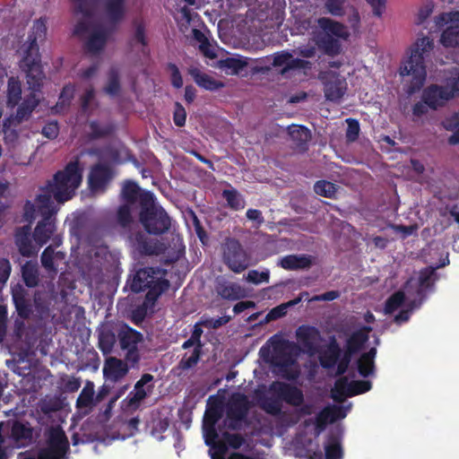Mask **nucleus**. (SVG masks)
Masks as SVG:
<instances>
[{
    "label": "nucleus",
    "instance_id": "f257e3e1",
    "mask_svg": "<svg viewBox=\"0 0 459 459\" xmlns=\"http://www.w3.org/2000/svg\"><path fill=\"white\" fill-rule=\"evenodd\" d=\"M46 23L45 18L36 20L27 40L20 48L19 67L25 74L26 82L30 92L16 106L15 114L7 118L10 126H18L22 122L28 121L40 103L37 92L41 91L46 75L41 63L39 42H42L46 39Z\"/></svg>",
    "mask_w": 459,
    "mask_h": 459
},
{
    "label": "nucleus",
    "instance_id": "f03ea898",
    "mask_svg": "<svg viewBox=\"0 0 459 459\" xmlns=\"http://www.w3.org/2000/svg\"><path fill=\"white\" fill-rule=\"evenodd\" d=\"M82 180V168L76 158L69 161L64 169L56 171L53 179L41 187L42 193L39 195H48L50 200L54 198L57 203L64 204L73 198Z\"/></svg>",
    "mask_w": 459,
    "mask_h": 459
},
{
    "label": "nucleus",
    "instance_id": "7ed1b4c3",
    "mask_svg": "<svg viewBox=\"0 0 459 459\" xmlns=\"http://www.w3.org/2000/svg\"><path fill=\"white\" fill-rule=\"evenodd\" d=\"M433 48V39L427 36L419 38L411 48L410 56L400 66L402 76H411L408 89L410 93L419 91L423 86L427 76L424 56L429 54Z\"/></svg>",
    "mask_w": 459,
    "mask_h": 459
},
{
    "label": "nucleus",
    "instance_id": "20e7f679",
    "mask_svg": "<svg viewBox=\"0 0 459 459\" xmlns=\"http://www.w3.org/2000/svg\"><path fill=\"white\" fill-rule=\"evenodd\" d=\"M321 31L316 32L314 39L317 48L330 56L341 53L342 44L340 39L347 40L350 32L345 25L327 17H320L316 20Z\"/></svg>",
    "mask_w": 459,
    "mask_h": 459
},
{
    "label": "nucleus",
    "instance_id": "39448f33",
    "mask_svg": "<svg viewBox=\"0 0 459 459\" xmlns=\"http://www.w3.org/2000/svg\"><path fill=\"white\" fill-rule=\"evenodd\" d=\"M127 283L134 293L148 290L145 300L151 303H154L169 287V281L162 278L160 269L153 267L138 269Z\"/></svg>",
    "mask_w": 459,
    "mask_h": 459
},
{
    "label": "nucleus",
    "instance_id": "423d86ee",
    "mask_svg": "<svg viewBox=\"0 0 459 459\" xmlns=\"http://www.w3.org/2000/svg\"><path fill=\"white\" fill-rule=\"evenodd\" d=\"M139 221L150 235L160 236L168 232L171 220L167 212L154 202V195L146 192L141 198Z\"/></svg>",
    "mask_w": 459,
    "mask_h": 459
},
{
    "label": "nucleus",
    "instance_id": "0eeeda50",
    "mask_svg": "<svg viewBox=\"0 0 459 459\" xmlns=\"http://www.w3.org/2000/svg\"><path fill=\"white\" fill-rule=\"evenodd\" d=\"M271 339L273 350V363L281 368L282 377L288 380H296L299 376L298 369L291 368L295 357L299 354V346L286 339Z\"/></svg>",
    "mask_w": 459,
    "mask_h": 459
},
{
    "label": "nucleus",
    "instance_id": "6e6552de",
    "mask_svg": "<svg viewBox=\"0 0 459 459\" xmlns=\"http://www.w3.org/2000/svg\"><path fill=\"white\" fill-rule=\"evenodd\" d=\"M35 201L42 220L38 222L32 236L35 242L41 247L50 239L56 230L54 218L57 209L48 195H37Z\"/></svg>",
    "mask_w": 459,
    "mask_h": 459
},
{
    "label": "nucleus",
    "instance_id": "1a4fd4ad",
    "mask_svg": "<svg viewBox=\"0 0 459 459\" xmlns=\"http://www.w3.org/2000/svg\"><path fill=\"white\" fill-rule=\"evenodd\" d=\"M221 250L224 264L236 273H242L251 264L250 254L235 238H226L221 245Z\"/></svg>",
    "mask_w": 459,
    "mask_h": 459
},
{
    "label": "nucleus",
    "instance_id": "9d476101",
    "mask_svg": "<svg viewBox=\"0 0 459 459\" xmlns=\"http://www.w3.org/2000/svg\"><path fill=\"white\" fill-rule=\"evenodd\" d=\"M46 446L39 450L41 459H67L70 444L60 426L51 427L46 434Z\"/></svg>",
    "mask_w": 459,
    "mask_h": 459
},
{
    "label": "nucleus",
    "instance_id": "9b49d317",
    "mask_svg": "<svg viewBox=\"0 0 459 459\" xmlns=\"http://www.w3.org/2000/svg\"><path fill=\"white\" fill-rule=\"evenodd\" d=\"M117 339L120 348L123 351H126V360L130 364L131 368L136 367L141 359L138 344L143 342V333L124 324L117 331Z\"/></svg>",
    "mask_w": 459,
    "mask_h": 459
},
{
    "label": "nucleus",
    "instance_id": "f8f14e48",
    "mask_svg": "<svg viewBox=\"0 0 459 459\" xmlns=\"http://www.w3.org/2000/svg\"><path fill=\"white\" fill-rule=\"evenodd\" d=\"M435 23L437 28L446 25L440 37V43L445 48L459 47V11L438 14Z\"/></svg>",
    "mask_w": 459,
    "mask_h": 459
},
{
    "label": "nucleus",
    "instance_id": "ddd939ff",
    "mask_svg": "<svg viewBox=\"0 0 459 459\" xmlns=\"http://www.w3.org/2000/svg\"><path fill=\"white\" fill-rule=\"evenodd\" d=\"M249 409L250 402L246 394L241 393L232 394L226 407L229 429H238L241 422L247 418Z\"/></svg>",
    "mask_w": 459,
    "mask_h": 459
},
{
    "label": "nucleus",
    "instance_id": "4468645a",
    "mask_svg": "<svg viewBox=\"0 0 459 459\" xmlns=\"http://www.w3.org/2000/svg\"><path fill=\"white\" fill-rule=\"evenodd\" d=\"M154 377L152 374L144 373L134 384V391L123 400L125 407L128 411H136L140 408L142 402L151 394L154 385L152 383Z\"/></svg>",
    "mask_w": 459,
    "mask_h": 459
},
{
    "label": "nucleus",
    "instance_id": "2eb2a0df",
    "mask_svg": "<svg viewBox=\"0 0 459 459\" xmlns=\"http://www.w3.org/2000/svg\"><path fill=\"white\" fill-rule=\"evenodd\" d=\"M271 390L277 397L291 406H300L304 403L301 389L285 382L276 381L271 385Z\"/></svg>",
    "mask_w": 459,
    "mask_h": 459
},
{
    "label": "nucleus",
    "instance_id": "dca6fc26",
    "mask_svg": "<svg viewBox=\"0 0 459 459\" xmlns=\"http://www.w3.org/2000/svg\"><path fill=\"white\" fill-rule=\"evenodd\" d=\"M345 413H342V408L338 406H325L323 408L316 416L315 420H306L304 421L305 427H308L311 424L315 425V434L318 436L328 423L335 421L337 419L344 418Z\"/></svg>",
    "mask_w": 459,
    "mask_h": 459
},
{
    "label": "nucleus",
    "instance_id": "f3484780",
    "mask_svg": "<svg viewBox=\"0 0 459 459\" xmlns=\"http://www.w3.org/2000/svg\"><path fill=\"white\" fill-rule=\"evenodd\" d=\"M113 178V172L109 166L98 163L90 171L88 183L91 191L105 190Z\"/></svg>",
    "mask_w": 459,
    "mask_h": 459
},
{
    "label": "nucleus",
    "instance_id": "a211bd4d",
    "mask_svg": "<svg viewBox=\"0 0 459 459\" xmlns=\"http://www.w3.org/2000/svg\"><path fill=\"white\" fill-rule=\"evenodd\" d=\"M296 337L304 349L311 354L316 351L322 339L320 331L316 326L307 325H302L297 328Z\"/></svg>",
    "mask_w": 459,
    "mask_h": 459
},
{
    "label": "nucleus",
    "instance_id": "6ab92c4d",
    "mask_svg": "<svg viewBox=\"0 0 459 459\" xmlns=\"http://www.w3.org/2000/svg\"><path fill=\"white\" fill-rule=\"evenodd\" d=\"M421 99L429 105V108L433 110L444 107L446 102L451 100L446 89L438 84L427 86L422 91Z\"/></svg>",
    "mask_w": 459,
    "mask_h": 459
},
{
    "label": "nucleus",
    "instance_id": "aec40b11",
    "mask_svg": "<svg viewBox=\"0 0 459 459\" xmlns=\"http://www.w3.org/2000/svg\"><path fill=\"white\" fill-rule=\"evenodd\" d=\"M127 361H123L116 357L107 359L103 367L104 377L112 382L117 383L123 379L129 371Z\"/></svg>",
    "mask_w": 459,
    "mask_h": 459
},
{
    "label": "nucleus",
    "instance_id": "412c9836",
    "mask_svg": "<svg viewBox=\"0 0 459 459\" xmlns=\"http://www.w3.org/2000/svg\"><path fill=\"white\" fill-rule=\"evenodd\" d=\"M372 331L371 326L363 325L359 330L353 332L351 336L346 340L344 350L348 353L356 354L360 351L365 343L368 341V333Z\"/></svg>",
    "mask_w": 459,
    "mask_h": 459
},
{
    "label": "nucleus",
    "instance_id": "4be33fe9",
    "mask_svg": "<svg viewBox=\"0 0 459 459\" xmlns=\"http://www.w3.org/2000/svg\"><path fill=\"white\" fill-rule=\"evenodd\" d=\"M215 290L219 296L227 300H238L245 297L244 290L238 283L224 279L217 281Z\"/></svg>",
    "mask_w": 459,
    "mask_h": 459
},
{
    "label": "nucleus",
    "instance_id": "5701e85b",
    "mask_svg": "<svg viewBox=\"0 0 459 459\" xmlns=\"http://www.w3.org/2000/svg\"><path fill=\"white\" fill-rule=\"evenodd\" d=\"M342 354V349L334 336L330 339L326 349L320 354V365L326 369L333 368Z\"/></svg>",
    "mask_w": 459,
    "mask_h": 459
},
{
    "label": "nucleus",
    "instance_id": "b1692460",
    "mask_svg": "<svg viewBox=\"0 0 459 459\" xmlns=\"http://www.w3.org/2000/svg\"><path fill=\"white\" fill-rule=\"evenodd\" d=\"M278 264L289 271L301 270L309 268L312 264V259L309 255H288L281 257Z\"/></svg>",
    "mask_w": 459,
    "mask_h": 459
},
{
    "label": "nucleus",
    "instance_id": "393cba45",
    "mask_svg": "<svg viewBox=\"0 0 459 459\" xmlns=\"http://www.w3.org/2000/svg\"><path fill=\"white\" fill-rule=\"evenodd\" d=\"M345 91L346 82L344 80L339 78V76L333 75L332 78L325 83V97L328 100H340L343 97Z\"/></svg>",
    "mask_w": 459,
    "mask_h": 459
},
{
    "label": "nucleus",
    "instance_id": "a878e982",
    "mask_svg": "<svg viewBox=\"0 0 459 459\" xmlns=\"http://www.w3.org/2000/svg\"><path fill=\"white\" fill-rule=\"evenodd\" d=\"M30 230V226L25 225L17 229L15 233L16 245L23 256H30L36 252L31 244Z\"/></svg>",
    "mask_w": 459,
    "mask_h": 459
},
{
    "label": "nucleus",
    "instance_id": "bb28decb",
    "mask_svg": "<svg viewBox=\"0 0 459 459\" xmlns=\"http://www.w3.org/2000/svg\"><path fill=\"white\" fill-rule=\"evenodd\" d=\"M104 12L113 23L121 22L126 15V0H102Z\"/></svg>",
    "mask_w": 459,
    "mask_h": 459
},
{
    "label": "nucleus",
    "instance_id": "cd10ccee",
    "mask_svg": "<svg viewBox=\"0 0 459 459\" xmlns=\"http://www.w3.org/2000/svg\"><path fill=\"white\" fill-rule=\"evenodd\" d=\"M188 74L193 77L196 84L208 91H216L224 86L223 82L213 79L212 76L201 72L197 67H190Z\"/></svg>",
    "mask_w": 459,
    "mask_h": 459
},
{
    "label": "nucleus",
    "instance_id": "c85d7f7f",
    "mask_svg": "<svg viewBox=\"0 0 459 459\" xmlns=\"http://www.w3.org/2000/svg\"><path fill=\"white\" fill-rule=\"evenodd\" d=\"M22 82L17 76L8 78L6 90V106L14 108L22 100Z\"/></svg>",
    "mask_w": 459,
    "mask_h": 459
},
{
    "label": "nucleus",
    "instance_id": "c756f323",
    "mask_svg": "<svg viewBox=\"0 0 459 459\" xmlns=\"http://www.w3.org/2000/svg\"><path fill=\"white\" fill-rule=\"evenodd\" d=\"M129 238L140 254L145 255L157 254L156 245L150 241L143 232L137 231L131 234Z\"/></svg>",
    "mask_w": 459,
    "mask_h": 459
},
{
    "label": "nucleus",
    "instance_id": "7c9ffc66",
    "mask_svg": "<svg viewBox=\"0 0 459 459\" xmlns=\"http://www.w3.org/2000/svg\"><path fill=\"white\" fill-rule=\"evenodd\" d=\"M289 135L296 147L307 149V142L311 139V133L304 126L292 125L288 128Z\"/></svg>",
    "mask_w": 459,
    "mask_h": 459
},
{
    "label": "nucleus",
    "instance_id": "2f4dec72",
    "mask_svg": "<svg viewBox=\"0 0 459 459\" xmlns=\"http://www.w3.org/2000/svg\"><path fill=\"white\" fill-rule=\"evenodd\" d=\"M445 263L441 264L440 266H444ZM438 268V266H437ZM437 267H425L420 272L419 275V289L417 290L418 296H422L423 292L427 290H429L433 288L437 273H436Z\"/></svg>",
    "mask_w": 459,
    "mask_h": 459
},
{
    "label": "nucleus",
    "instance_id": "473e14b6",
    "mask_svg": "<svg viewBox=\"0 0 459 459\" xmlns=\"http://www.w3.org/2000/svg\"><path fill=\"white\" fill-rule=\"evenodd\" d=\"M147 191L142 192L139 186L131 180H127L125 182L121 195L124 201L126 203V204H134L136 202L141 205V198Z\"/></svg>",
    "mask_w": 459,
    "mask_h": 459
},
{
    "label": "nucleus",
    "instance_id": "72a5a7b5",
    "mask_svg": "<svg viewBox=\"0 0 459 459\" xmlns=\"http://www.w3.org/2000/svg\"><path fill=\"white\" fill-rule=\"evenodd\" d=\"M351 381L347 377H339L332 389V398L337 403H342L347 397H351Z\"/></svg>",
    "mask_w": 459,
    "mask_h": 459
},
{
    "label": "nucleus",
    "instance_id": "f704fd0d",
    "mask_svg": "<svg viewBox=\"0 0 459 459\" xmlns=\"http://www.w3.org/2000/svg\"><path fill=\"white\" fill-rule=\"evenodd\" d=\"M209 420H211V425L209 427L205 428L204 432V438H205V444L209 446L212 447H219L225 449V445L222 443H217L216 440L219 437V435L217 433V430L215 429V423L220 419L221 414L217 411H212L209 413Z\"/></svg>",
    "mask_w": 459,
    "mask_h": 459
},
{
    "label": "nucleus",
    "instance_id": "c9c22d12",
    "mask_svg": "<svg viewBox=\"0 0 459 459\" xmlns=\"http://www.w3.org/2000/svg\"><path fill=\"white\" fill-rule=\"evenodd\" d=\"M116 343V334L108 327L98 331V348L104 355L109 354Z\"/></svg>",
    "mask_w": 459,
    "mask_h": 459
},
{
    "label": "nucleus",
    "instance_id": "e433bc0d",
    "mask_svg": "<svg viewBox=\"0 0 459 459\" xmlns=\"http://www.w3.org/2000/svg\"><path fill=\"white\" fill-rule=\"evenodd\" d=\"M441 125L446 131L453 132L447 139L448 143L450 145L459 144V113L455 112L446 117Z\"/></svg>",
    "mask_w": 459,
    "mask_h": 459
},
{
    "label": "nucleus",
    "instance_id": "4c0bfd02",
    "mask_svg": "<svg viewBox=\"0 0 459 459\" xmlns=\"http://www.w3.org/2000/svg\"><path fill=\"white\" fill-rule=\"evenodd\" d=\"M94 385L92 382L88 381L82 390L81 391L77 400L76 408L78 410L91 408L95 404L94 400Z\"/></svg>",
    "mask_w": 459,
    "mask_h": 459
},
{
    "label": "nucleus",
    "instance_id": "58836bf2",
    "mask_svg": "<svg viewBox=\"0 0 459 459\" xmlns=\"http://www.w3.org/2000/svg\"><path fill=\"white\" fill-rule=\"evenodd\" d=\"M22 276L25 285L29 288H34L39 284V270L36 263L27 261L22 266Z\"/></svg>",
    "mask_w": 459,
    "mask_h": 459
},
{
    "label": "nucleus",
    "instance_id": "ea45409f",
    "mask_svg": "<svg viewBox=\"0 0 459 459\" xmlns=\"http://www.w3.org/2000/svg\"><path fill=\"white\" fill-rule=\"evenodd\" d=\"M13 300L17 311L18 316L22 319L30 318L32 313V307L30 299H28L24 293L22 292H15L13 294Z\"/></svg>",
    "mask_w": 459,
    "mask_h": 459
},
{
    "label": "nucleus",
    "instance_id": "a19ab883",
    "mask_svg": "<svg viewBox=\"0 0 459 459\" xmlns=\"http://www.w3.org/2000/svg\"><path fill=\"white\" fill-rule=\"evenodd\" d=\"M325 459H342L343 452L339 437L329 435L325 446Z\"/></svg>",
    "mask_w": 459,
    "mask_h": 459
},
{
    "label": "nucleus",
    "instance_id": "79ce46f5",
    "mask_svg": "<svg viewBox=\"0 0 459 459\" xmlns=\"http://www.w3.org/2000/svg\"><path fill=\"white\" fill-rule=\"evenodd\" d=\"M107 41V34L104 30L94 31L87 39L85 48L88 52L97 54L101 51Z\"/></svg>",
    "mask_w": 459,
    "mask_h": 459
},
{
    "label": "nucleus",
    "instance_id": "37998d69",
    "mask_svg": "<svg viewBox=\"0 0 459 459\" xmlns=\"http://www.w3.org/2000/svg\"><path fill=\"white\" fill-rule=\"evenodd\" d=\"M89 137L91 140H97L109 136L114 132V126L112 125H100V122L97 120L91 121L89 124Z\"/></svg>",
    "mask_w": 459,
    "mask_h": 459
},
{
    "label": "nucleus",
    "instance_id": "c03bdc74",
    "mask_svg": "<svg viewBox=\"0 0 459 459\" xmlns=\"http://www.w3.org/2000/svg\"><path fill=\"white\" fill-rule=\"evenodd\" d=\"M311 66L312 64L309 61L300 58H294L293 55H291V57L290 58L287 65H284L280 70V74L282 76H288L290 72L309 70L311 69Z\"/></svg>",
    "mask_w": 459,
    "mask_h": 459
},
{
    "label": "nucleus",
    "instance_id": "a18cd8bd",
    "mask_svg": "<svg viewBox=\"0 0 459 459\" xmlns=\"http://www.w3.org/2000/svg\"><path fill=\"white\" fill-rule=\"evenodd\" d=\"M222 197L227 201L229 207L234 211L242 210L245 207V200L235 188L224 189Z\"/></svg>",
    "mask_w": 459,
    "mask_h": 459
},
{
    "label": "nucleus",
    "instance_id": "49530a36",
    "mask_svg": "<svg viewBox=\"0 0 459 459\" xmlns=\"http://www.w3.org/2000/svg\"><path fill=\"white\" fill-rule=\"evenodd\" d=\"M339 186L327 180H318L314 185V191L316 195L326 198H336Z\"/></svg>",
    "mask_w": 459,
    "mask_h": 459
},
{
    "label": "nucleus",
    "instance_id": "de8ad7c7",
    "mask_svg": "<svg viewBox=\"0 0 459 459\" xmlns=\"http://www.w3.org/2000/svg\"><path fill=\"white\" fill-rule=\"evenodd\" d=\"M448 92L450 99L459 96V69L455 68L450 72V75L446 77L445 85H442Z\"/></svg>",
    "mask_w": 459,
    "mask_h": 459
},
{
    "label": "nucleus",
    "instance_id": "09e8293b",
    "mask_svg": "<svg viewBox=\"0 0 459 459\" xmlns=\"http://www.w3.org/2000/svg\"><path fill=\"white\" fill-rule=\"evenodd\" d=\"M405 295L403 291L398 290L393 293L385 301L384 311L386 315L393 314L404 302Z\"/></svg>",
    "mask_w": 459,
    "mask_h": 459
},
{
    "label": "nucleus",
    "instance_id": "8fccbe9b",
    "mask_svg": "<svg viewBox=\"0 0 459 459\" xmlns=\"http://www.w3.org/2000/svg\"><path fill=\"white\" fill-rule=\"evenodd\" d=\"M117 222L123 229H130L133 223V217L129 204H122L118 207Z\"/></svg>",
    "mask_w": 459,
    "mask_h": 459
},
{
    "label": "nucleus",
    "instance_id": "3c124183",
    "mask_svg": "<svg viewBox=\"0 0 459 459\" xmlns=\"http://www.w3.org/2000/svg\"><path fill=\"white\" fill-rule=\"evenodd\" d=\"M11 435L16 441L30 439L32 437V430L20 421H15L11 429Z\"/></svg>",
    "mask_w": 459,
    "mask_h": 459
},
{
    "label": "nucleus",
    "instance_id": "603ef678",
    "mask_svg": "<svg viewBox=\"0 0 459 459\" xmlns=\"http://www.w3.org/2000/svg\"><path fill=\"white\" fill-rule=\"evenodd\" d=\"M134 33L133 38L130 39V46L133 47L135 44H140L143 48H146L148 45V40L145 33V26L143 22H134Z\"/></svg>",
    "mask_w": 459,
    "mask_h": 459
},
{
    "label": "nucleus",
    "instance_id": "864d4df0",
    "mask_svg": "<svg viewBox=\"0 0 459 459\" xmlns=\"http://www.w3.org/2000/svg\"><path fill=\"white\" fill-rule=\"evenodd\" d=\"M203 351H199V348H194L193 352L190 356L184 355V357L178 362V368L181 370H187L195 368L202 356Z\"/></svg>",
    "mask_w": 459,
    "mask_h": 459
},
{
    "label": "nucleus",
    "instance_id": "5fc2aeb1",
    "mask_svg": "<svg viewBox=\"0 0 459 459\" xmlns=\"http://www.w3.org/2000/svg\"><path fill=\"white\" fill-rule=\"evenodd\" d=\"M54 248L51 246L47 247L40 255V262L48 272L56 273L57 268L54 263Z\"/></svg>",
    "mask_w": 459,
    "mask_h": 459
},
{
    "label": "nucleus",
    "instance_id": "6e6d98bb",
    "mask_svg": "<svg viewBox=\"0 0 459 459\" xmlns=\"http://www.w3.org/2000/svg\"><path fill=\"white\" fill-rule=\"evenodd\" d=\"M121 89L119 75L117 70L111 69L108 74V84L104 88L107 94L116 96L119 93Z\"/></svg>",
    "mask_w": 459,
    "mask_h": 459
},
{
    "label": "nucleus",
    "instance_id": "4d7b16f0",
    "mask_svg": "<svg viewBox=\"0 0 459 459\" xmlns=\"http://www.w3.org/2000/svg\"><path fill=\"white\" fill-rule=\"evenodd\" d=\"M74 91L75 89L73 84L69 83L65 85L60 92L59 101L56 103L55 109L69 107L72 100L74 99Z\"/></svg>",
    "mask_w": 459,
    "mask_h": 459
},
{
    "label": "nucleus",
    "instance_id": "13d9d810",
    "mask_svg": "<svg viewBox=\"0 0 459 459\" xmlns=\"http://www.w3.org/2000/svg\"><path fill=\"white\" fill-rule=\"evenodd\" d=\"M347 0H325V7L333 16L342 17L344 15V4Z\"/></svg>",
    "mask_w": 459,
    "mask_h": 459
},
{
    "label": "nucleus",
    "instance_id": "bf43d9fd",
    "mask_svg": "<svg viewBox=\"0 0 459 459\" xmlns=\"http://www.w3.org/2000/svg\"><path fill=\"white\" fill-rule=\"evenodd\" d=\"M169 428V420L168 419H158L154 420L152 421V430L151 434L158 440L161 441L163 440L164 437L162 434L168 429Z\"/></svg>",
    "mask_w": 459,
    "mask_h": 459
},
{
    "label": "nucleus",
    "instance_id": "052dcab7",
    "mask_svg": "<svg viewBox=\"0 0 459 459\" xmlns=\"http://www.w3.org/2000/svg\"><path fill=\"white\" fill-rule=\"evenodd\" d=\"M231 320L230 316H223L218 318L202 317L201 325L206 328L218 329L227 325Z\"/></svg>",
    "mask_w": 459,
    "mask_h": 459
},
{
    "label": "nucleus",
    "instance_id": "680f3d73",
    "mask_svg": "<svg viewBox=\"0 0 459 459\" xmlns=\"http://www.w3.org/2000/svg\"><path fill=\"white\" fill-rule=\"evenodd\" d=\"M357 368L361 377H368L375 373V361L367 360L360 356L357 360Z\"/></svg>",
    "mask_w": 459,
    "mask_h": 459
},
{
    "label": "nucleus",
    "instance_id": "e2e57ef3",
    "mask_svg": "<svg viewBox=\"0 0 459 459\" xmlns=\"http://www.w3.org/2000/svg\"><path fill=\"white\" fill-rule=\"evenodd\" d=\"M222 437L224 442L233 449L240 448L245 443L243 436L238 433H230L225 431L222 434Z\"/></svg>",
    "mask_w": 459,
    "mask_h": 459
},
{
    "label": "nucleus",
    "instance_id": "0e129e2a",
    "mask_svg": "<svg viewBox=\"0 0 459 459\" xmlns=\"http://www.w3.org/2000/svg\"><path fill=\"white\" fill-rule=\"evenodd\" d=\"M248 282L254 284H260L262 282H268L270 279L269 270L259 272L257 270H250L246 277Z\"/></svg>",
    "mask_w": 459,
    "mask_h": 459
},
{
    "label": "nucleus",
    "instance_id": "69168bd1",
    "mask_svg": "<svg viewBox=\"0 0 459 459\" xmlns=\"http://www.w3.org/2000/svg\"><path fill=\"white\" fill-rule=\"evenodd\" d=\"M348 127L346 130V139L348 142H355L359 134V123L355 118L346 119Z\"/></svg>",
    "mask_w": 459,
    "mask_h": 459
},
{
    "label": "nucleus",
    "instance_id": "338daca9",
    "mask_svg": "<svg viewBox=\"0 0 459 459\" xmlns=\"http://www.w3.org/2000/svg\"><path fill=\"white\" fill-rule=\"evenodd\" d=\"M167 69L170 72V82L174 88L180 89L183 86L181 73L174 63H168Z\"/></svg>",
    "mask_w": 459,
    "mask_h": 459
},
{
    "label": "nucleus",
    "instance_id": "774afa93",
    "mask_svg": "<svg viewBox=\"0 0 459 459\" xmlns=\"http://www.w3.org/2000/svg\"><path fill=\"white\" fill-rule=\"evenodd\" d=\"M186 111L183 105L179 102H176L174 105V112H173V121L174 124L182 127L186 125Z\"/></svg>",
    "mask_w": 459,
    "mask_h": 459
}]
</instances>
